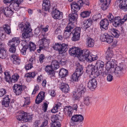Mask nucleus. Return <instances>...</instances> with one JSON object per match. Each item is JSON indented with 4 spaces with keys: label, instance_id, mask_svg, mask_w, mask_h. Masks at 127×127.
Instances as JSON below:
<instances>
[{
    "label": "nucleus",
    "instance_id": "59",
    "mask_svg": "<svg viewBox=\"0 0 127 127\" xmlns=\"http://www.w3.org/2000/svg\"><path fill=\"white\" fill-rule=\"evenodd\" d=\"M45 58V56L44 54H42L40 55L39 57V60L40 63L41 64L43 63Z\"/></svg>",
    "mask_w": 127,
    "mask_h": 127
},
{
    "label": "nucleus",
    "instance_id": "28",
    "mask_svg": "<svg viewBox=\"0 0 127 127\" xmlns=\"http://www.w3.org/2000/svg\"><path fill=\"white\" fill-rule=\"evenodd\" d=\"M50 2L48 0H44L42 4V8L45 10L48 11L50 9Z\"/></svg>",
    "mask_w": 127,
    "mask_h": 127
},
{
    "label": "nucleus",
    "instance_id": "51",
    "mask_svg": "<svg viewBox=\"0 0 127 127\" xmlns=\"http://www.w3.org/2000/svg\"><path fill=\"white\" fill-rule=\"evenodd\" d=\"M24 98L25 100L23 106L26 107L27 106L29 105L30 103V98L29 97H24Z\"/></svg>",
    "mask_w": 127,
    "mask_h": 127
},
{
    "label": "nucleus",
    "instance_id": "16",
    "mask_svg": "<svg viewBox=\"0 0 127 127\" xmlns=\"http://www.w3.org/2000/svg\"><path fill=\"white\" fill-rule=\"evenodd\" d=\"M45 94V92H41L38 94L35 99V103L36 104H39L44 100Z\"/></svg>",
    "mask_w": 127,
    "mask_h": 127
},
{
    "label": "nucleus",
    "instance_id": "49",
    "mask_svg": "<svg viewBox=\"0 0 127 127\" xmlns=\"http://www.w3.org/2000/svg\"><path fill=\"white\" fill-rule=\"evenodd\" d=\"M59 116L58 114H56L52 116L51 117V120L52 122H57L56 120H59Z\"/></svg>",
    "mask_w": 127,
    "mask_h": 127
},
{
    "label": "nucleus",
    "instance_id": "31",
    "mask_svg": "<svg viewBox=\"0 0 127 127\" xmlns=\"http://www.w3.org/2000/svg\"><path fill=\"white\" fill-rule=\"evenodd\" d=\"M26 42L24 41L22 43V45L23 46L21 50V53L23 55H25L26 53V50L28 49V45H26Z\"/></svg>",
    "mask_w": 127,
    "mask_h": 127
},
{
    "label": "nucleus",
    "instance_id": "13",
    "mask_svg": "<svg viewBox=\"0 0 127 127\" xmlns=\"http://www.w3.org/2000/svg\"><path fill=\"white\" fill-rule=\"evenodd\" d=\"M20 42L19 39L18 37H14L9 41L7 44L9 46H17L19 44Z\"/></svg>",
    "mask_w": 127,
    "mask_h": 127
},
{
    "label": "nucleus",
    "instance_id": "23",
    "mask_svg": "<svg viewBox=\"0 0 127 127\" xmlns=\"http://www.w3.org/2000/svg\"><path fill=\"white\" fill-rule=\"evenodd\" d=\"M78 15L77 12H72L69 15V19L70 22H72L76 21Z\"/></svg>",
    "mask_w": 127,
    "mask_h": 127
},
{
    "label": "nucleus",
    "instance_id": "2",
    "mask_svg": "<svg viewBox=\"0 0 127 127\" xmlns=\"http://www.w3.org/2000/svg\"><path fill=\"white\" fill-rule=\"evenodd\" d=\"M103 68L100 67L95 69V66L92 64H89L87 67L86 71L94 77H96L99 75L104 76Z\"/></svg>",
    "mask_w": 127,
    "mask_h": 127
},
{
    "label": "nucleus",
    "instance_id": "54",
    "mask_svg": "<svg viewBox=\"0 0 127 127\" xmlns=\"http://www.w3.org/2000/svg\"><path fill=\"white\" fill-rule=\"evenodd\" d=\"M110 65L111 66V67H110V68H109V69H107L106 67V64L105 67L106 70L104 71V76H105L106 75H107L109 73V71L111 69L114 67V65H112V66L111 65Z\"/></svg>",
    "mask_w": 127,
    "mask_h": 127
},
{
    "label": "nucleus",
    "instance_id": "1",
    "mask_svg": "<svg viewBox=\"0 0 127 127\" xmlns=\"http://www.w3.org/2000/svg\"><path fill=\"white\" fill-rule=\"evenodd\" d=\"M69 54L72 56H77L80 61H84L90 62L96 59L97 57L94 55H90V53L88 49L80 50L78 48L73 47L70 48L69 50Z\"/></svg>",
    "mask_w": 127,
    "mask_h": 127
},
{
    "label": "nucleus",
    "instance_id": "12",
    "mask_svg": "<svg viewBox=\"0 0 127 127\" xmlns=\"http://www.w3.org/2000/svg\"><path fill=\"white\" fill-rule=\"evenodd\" d=\"M97 84L96 79L93 78L89 80L88 84V87L90 90L93 91L96 88Z\"/></svg>",
    "mask_w": 127,
    "mask_h": 127
},
{
    "label": "nucleus",
    "instance_id": "21",
    "mask_svg": "<svg viewBox=\"0 0 127 127\" xmlns=\"http://www.w3.org/2000/svg\"><path fill=\"white\" fill-rule=\"evenodd\" d=\"M109 23L107 19H104L102 20L100 23V28H101L107 30L108 29V26Z\"/></svg>",
    "mask_w": 127,
    "mask_h": 127
},
{
    "label": "nucleus",
    "instance_id": "22",
    "mask_svg": "<svg viewBox=\"0 0 127 127\" xmlns=\"http://www.w3.org/2000/svg\"><path fill=\"white\" fill-rule=\"evenodd\" d=\"M64 112L66 115L70 117L71 116L73 112V109L71 106H66L64 108Z\"/></svg>",
    "mask_w": 127,
    "mask_h": 127
},
{
    "label": "nucleus",
    "instance_id": "19",
    "mask_svg": "<svg viewBox=\"0 0 127 127\" xmlns=\"http://www.w3.org/2000/svg\"><path fill=\"white\" fill-rule=\"evenodd\" d=\"M3 46L2 44L0 43V58L4 59L7 56L6 51L4 49L1 47Z\"/></svg>",
    "mask_w": 127,
    "mask_h": 127
},
{
    "label": "nucleus",
    "instance_id": "40",
    "mask_svg": "<svg viewBox=\"0 0 127 127\" xmlns=\"http://www.w3.org/2000/svg\"><path fill=\"white\" fill-rule=\"evenodd\" d=\"M91 98L88 96H87L84 97L83 99V102L84 104L86 106H88L90 103Z\"/></svg>",
    "mask_w": 127,
    "mask_h": 127
},
{
    "label": "nucleus",
    "instance_id": "29",
    "mask_svg": "<svg viewBox=\"0 0 127 127\" xmlns=\"http://www.w3.org/2000/svg\"><path fill=\"white\" fill-rule=\"evenodd\" d=\"M45 70L46 72L47 73L48 75L53 76L55 74L54 71L52 69V67L49 65H47L45 68Z\"/></svg>",
    "mask_w": 127,
    "mask_h": 127
},
{
    "label": "nucleus",
    "instance_id": "52",
    "mask_svg": "<svg viewBox=\"0 0 127 127\" xmlns=\"http://www.w3.org/2000/svg\"><path fill=\"white\" fill-rule=\"evenodd\" d=\"M80 77L77 75L75 73L73 74L72 75V79L74 81H78L80 79Z\"/></svg>",
    "mask_w": 127,
    "mask_h": 127
},
{
    "label": "nucleus",
    "instance_id": "41",
    "mask_svg": "<svg viewBox=\"0 0 127 127\" xmlns=\"http://www.w3.org/2000/svg\"><path fill=\"white\" fill-rule=\"evenodd\" d=\"M4 74L5 75V80L7 82H9L10 81L12 82V80L11 78L10 74L9 72H4Z\"/></svg>",
    "mask_w": 127,
    "mask_h": 127
},
{
    "label": "nucleus",
    "instance_id": "57",
    "mask_svg": "<svg viewBox=\"0 0 127 127\" xmlns=\"http://www.w3.org/2000/svg\"><path fill=\"white\" fill-rule=\"evenodd\" d=\"M107 34V33H105L103 34L102 35L100 36V39L101 41H105Z\"/></svg>",
    "mask_w": 127,
    "mask_h": 127
},
{
    "label": "nucleus",
    "instance_id": "6",
    "mask_svg": "<svg viewBox=\"0 0 127 127\" xmlns=\"http://www.w3.org/2000/svg\"><path fill=\"white\" fill-rule=\"evenodd\" d=\"M124 64L122 63L117 64H114V67L115 70L114 72V74L117 77H120L123 74V72L124 70Z\"/></svg>",
    "mask_w": 127,
    "mask_h": 127
},
{
    "label": "nucleus",
    "instance_id": "11",
    "mask_svg": "<svg viewBox=\"0 0 127 127\" xmlns=\"http://www.w3.org/2000/svg\"><path fill=\"white\" fill-rule=\"evenodd\" d=\"M52 16L55 19H61L63 17L62 13L56 9L52 11Z\"/></svg>",
    "mask_w": 127,
    "mask_h": 127
},
{
    "label": "nucleus",
    "instance_id": "10",
    "mask_svg": "<svg viewBox=\"0 0 127 127\" xmlns=\"http://www.w3.org/2000/svg\"><path fill=\"white\" fill-rule=\"evenodd\" d=\"M29 24H27L25 25V28H24L25 29L24 32L22 33V36L24 38H27L30 37L31 35L30 33L32 31V30L30 28Z\"/></svg>",
    "mask_w": 127,
    "mask_h": 127
},
{
    "label": "nucleus",
    "instance_id": "30",
    "mask_svg": "<svg viewBox=\"0 0 127 127\" xmlns=\"http://www.w3.org/2000/svg\"><path fill=\"white\" fill-rule=\"evenodd\" d=\"M20 4L16 0L15 2L11 3L9 5V7L16 11H18L20 9L19 5Z\"/></svg>",
    "mask_w": 127,
    "mask_h": 127
},
{
    "label": "nucleus",
    "instance_id": "14",
    "mask_svg": "<svg viewBox=\"0 0 127 127\" xmlns=\"http://www.w3.org/2000/svg\"><path fill=\"white\" fill-rule=\"evenodd\" d=\"M111 0H99L100 2L101 7L102 9L105 10L108 7V5L110 3Z\"/></svg>",
    "mask_w": 127,
    "mask_h": 127
},
{
    "label": "nucleus",
    "instance_id": "4",
    "mask_svg": "<svg viewBox=\"0 0 127 127\" xmlns=\"http://www.w3.org/2000/svg\"><path fill=\"white\" fill-rule=\"evenodd\" d=\"M106 53L107 55L106 57V67L107 69H109L111 67L110 65L112 66V65H114V64H116L117 62L113 59L114 54L112 51L110 49H108Z\"/></svg>",
    "mask_w": 127,
    "mask_h": 127
},
{
    "label": "nucleus",
    "instance_id": "43",
    "mask_svg": "<svg viewBox=\"0 0 127 127\" xmlns=\"http://www.w3.org/2000/svg\"><path fill=\"white\" fill-rule=\"evenodd\" d=\"M81 28L80 27H77L74 29L72 33L74 35H78L80 36L81 33Z\"/></svg>",
    "mask_w": 127,
    "mask_h": 127
},
{
    "label": "nucleus",
    "instance_id": "50",
    "mask_svg": "<svg viewBox=\"0 0 127 127\" xmlns=\"http://www.w3.org/2000/svg\"><path fill=\"white\" fill-rule=\"evenodd\" d=\"M32 118V116L26 113V115L25 116L24 118V121L26 122L29 121L31 120Z\"/></svg>",
    "mask_w": 127,
    "mask_h": 127
},
{
    "label": "nucleus",
    "instance_id": "56",
    "mask_svg": "<svg viewBox=\"0 0 127 127\" xmlns=\"http://www.w3.org/2000/svg\"><path fill=\"white\" fill-rule=\"evenodd\" d=\"M112 34L115 37L117 38L118 37L119 35V31L115 29H113Z\"/></svg>",
    "mask_w": 127,
    "mask_h": 127
},
{
    "label": "nucleus",
    "instance_id": "38",
    "mask_svg": "<svg viewBox=\"0 0 127 127\" xmlns=\"http://www.w3.org/2000/svg\"><path fill=\"white\" fill-rule=\"evenodd\" d=\"M4 31L7 34H9L11 33V29L10 26L8 24H5L3 25Z\"/></svg>",
    "mask_w": 127,
    "mask_h": 127
},
{
    "label": "nucleus",
    "instance_id": "39",
    "mask_svg": "<svg viewBox=\"0 0 127 127\" xmlns=\"http://www.w3.org/2000/svg\"><path fill=\"white\" fill-rule=\"evenodd\" d=\"M26 115V113L22 111L19 114L16 116L17 119L20 121L23 120L24 121V118L25 115Z\"/></svg>",
    "mask_w": 127,
    "mask_h": 127
},
{
    "label": "nucleus",
    "instance_id": "17",
    "mask_svg": "<svg viewBox=\"0 0 127 127\" xmlns=\"http://www.w3.org/2000/svg\"><path fill=\"white\" fill-rule=\"evenodd\" d=\"M83 116L81 115H75L72 116L71 120L74 122H82L84 120Z\"/></svg>",
    "mask_w": 127,
    "mask_h": 127
},
{
    "label": "nucleus",
    "instance_id": "48",
    "mask_svg": "<svg viewBox=\"0 0 127 127\" xmlns=\"http://www.w3.org/2000/svg\"><path fill=\"white\" fill-rule=\"evenodd\" d=\"M106 37L107 38L105 41L109 44L112 43L113 41V37L112 36H110L108 34Z\"/></svg>",
    "mask_w": 127,
    "mask_h": 127
},
{
    "label": "nucleus",
    "instance_id": "9",
    "mask_svg": "<svg viewBox=\"0 0 127 127\" xmlns=\"http://www.w3.org/2000/svg\"><path fill=\"white\" fill-rule=\"evenodd\" d=\"M12 88L14 93L17 95H21L23 91L22 86L19 84H15Z\"/></svg>",
    "mask_w": 127,
    "mask_h": 127
},
{
    "label": "nucleus",
    "instance_id": "27",
    "mask_svg": "<svg viewBox=\"0 0 127 127\" xmlns=\"http://www.w3.org/2000/svg\"><path fill=\"white\" fill-rule=\"evenodd\" d=\"M77 67L75 70V73L80 77V76L82 74L83 72L82 66L78 64H77Z\"/></svg>",
    "mask_w": 127,
    "mask_h": 127
},
{
    "label": "nucleus",
    "instance_id": "44",
    "mask_svg": "<svg viewBox=\"0 0 127 127\" xmlns=\"http://www.w3.org/2000/svg\"><path fill=\"white\" fill-rule=\"evenodd\" d=\"M44 120L39 127H45L48 124V120L49 118L47 116L44 117Z\"/></svg>",
    "mask_w": 127,
    "mask_h": 127
},
{
    "label": "nucleus",
    "instance_id": "24",
    "mask_svg": "<svg viewBox=\"0 0 127 127\" xmlns=\"http://www.w3.org/2000/svg\"><path fill=\"white\" fill-rule=\"evenodd\" d=\"M72 12H77L79 10L80 6L76 2H73L71 4Z\"/></svg>",
    "mask_w": 127,
    "mask_h": 127
},
{
    "label": "nucleus",
    "instance_id": "42",
    "mask_svg": "<svg viewBox=\"0 0 127 127\" xmlns=\"http://www.w3.org/2000/svg\"><path fill=\"white\" fill-rule=\"evenodd\" d=\"M91 13L90 11H84L82 12L80 14L81 16L83 18L88 17Z\"/></svg>",
    "mask_w": 127,
    "mask_h": 127
},
{
    "label": "nucleus",
    "instance_id": "34",
    "mask_svg": "<svg viewBox=\"0 0 127 127\" xmlns=\"http://www.w3.org/2000/svg\"><path fill=\"white\" fill-rule=\"evenodd\" d=\"M68 74L67 70L64 68H62L59 72V75L62 78L64 77Z\"/></svg>",
    "mask_w": 127,
    "mask_h": 127
},
{
    "label": "nucleus",
    "instance_id": "60",
    "mask_svg": "<svg viewBox=\"0 0 127 127\" xmlns=\"http://www.w3.org/2000/svg\"><path fill=\"white\" fill-rule=\"evenodd\" d=\"M6 92L5 89L2 88L0 89V96L2 97L6 93Z\"/></svg>",
    "mask_w": 127,
    "mask_h": 127
},
{
    "label": "nucleus",
    "instance_id": "47",
    "mask_svg": "<svg viewBox=\"0 0 127 127\" xmlns=\"http://www.w3.org/2000/svg\"><path fill=\"white\" fill-rule=\"evenodd\" d=\"M96 68L102 67L104 68V63L102 61L100 60H98L96 63Z\"/></svg>",
    "mask_w": 127,
    "mask_h": 127
},
{
    "label": "nucleus",
    "instance_id": "8",
    "mask_svg": "<svg viewBox=\"0 0 127 127\" xmlns=\"http://www.w3.org/2000/svg\"><path fill=\"white\" fill-rule=\"evenodd\" d=\"M74 27V25L72 23H69L65 29V32L64 33V36L65 38H68L70 36L71 32H70L71 29H73Z\"/></svg>",
    "mask_w": 127,
    "mask_h": 127
},
{
    "label": "nucleus",
    "instance_id": "45",
    "mask_svg": "<svg viewBox=\"0 0 127 127\" xmlns=\"http://www.w3.org/2000/svg\"><path fill=\"white\" fill-rule=\"evenodd\" d=\"M4 31L2 27H0V40H3L5 38Z\"/></svg>",
    "mask_w": 127,
    "mask_h": 127
},
{
    "label": "nucleus",
    "instance_id": "37",
    "mask_svg": "<svg viewBox=\"0 0 127 127\" xmlns=\"http://www.w3.org/2000/svg\"><path fill=\"white\" fill-rule=\"evenodd\" d=\"M40 45L44 47H46L48 44L49 40L45 38H42L39 40Z\"/></svg>",
    "mask_w": 127,
    "mask_h": 127
},
{
    "label": "nucleus",
    "instance_id": "15",
    "mask_svg": "<svg viewBox=\"0 0 127 127\" xmlns=\"http://www.w3.org/2000/svg\"><path fill=\"white\" fill-rule=\"evenodd\" d=\"M2 11L4 13V15L6 17H9L11 16L13 13V11L11 8L8 7H6L2 9Z\"/></svg>",
    "mask_w": 127,
    "mask_h": 127
},
{
    "label": "nucleus",
    "instance_id": "3",
    "mask_svg": "<svg viewBox=\"0 0 127 127\" xmlns=\"http://www.w3.org/2000/svg\"><path fill=\"white\" fill-rule=\"evenodd\" d=\"M86 91L85 87L82 84H81L77 90L73 92V97L74 100L79 101L80 98L83 96Z\"/></svg>",
    "mask_w": 127,
    "mask_h": 127
},
{
    "label": "nucleus",
    "instance_id": "5",
    "mask_svg": "<svg viewBox=\"0 0 127 127\" xmlns=\"http://www.w3.org/2000/svg\"><path fill=\"white\" fill-rule=\"evenodd\" d=\"M53 48L55 50L58 51L60 54H62L67 51L68 46L67 44L64 43L61 44L57 43H55Z\"/></svg>",
    "mask_w": 127,
    "mask_h": 127
},
{
    "label": "nucleus",
    "instance_id": "61",
    "mask_svg": "<svg viewBox=\"0 0 127 127\" xmlns=\"http://www.w3.org/2000/svg\"><path fill=\"white\" fill-rule=\"evenodd\" d=\"M39 89V85L37 84L34 87V88L32 94L34 95L35 94L36 91Z\"/></svg>",
    "mask_w": 127,
    "mask_h": 127
},
{
    "label": "nucleus",
    "instance_id": "55",
    "mask_svg": "<svg viewBox=\"0 0 127 127\" xmlns=\"http://www.w3.org/2000/svg\"><path fill=\"white\" fill-rule=\"evenodd\" d=\"M107 17L108 18L109 21L111 22L113 21L115 18L112 14L110 13H109L108 15L107 16Z\"/></svg>",
    "mask_w": 127,
    "mask_h": 127
},
{
    "label": "nucleus",
    "instance_id": "26",
    "mask_svg": "<svg viewBox=\"0 0 127 127\" xmlns=\"http://www.w3.org/2000/svg\"><path fill=\"white\" fill-rule=\"evenodd\" d=\"M12 60H13V63L16 65L20 64L21 61L18 55L13 54L11 56Z\"/></svg>",
    "mask_w": 127,
    "mask_h": 127
},
{
    "label": "nucleus",
    "instance_id": "63",
    "mask_svg": "<svg viewBox=\"0 0 127 127\" xmlns=\"http://www.w3.org/2000/svg\"><path fill=\"white\" fill-rule=\"evenodd\" d=\"M80 37L78 35H74V34H73V36L72 38V40L73 41L78 40L79 39Z\"/></svg>",
    "mask_w": 127,
    "mask_h": 127
},
{
    "label": "nucleus",
    "instance_id": "7",
    "mask_svg": "<svg viewBox=\"0 0 127 127\" xmlns=\"http://www.w3.org/2000/svg\"><path fill=\"white\" fill-rule=\"evenodd\" d=\"M115 5L119 6V8L125 11H127V0H117L115 3Z\"/></svg>",
    "mask_w": 127,
    "mask_h": 127
},
{
    "label": "nucleus",
    "instance_id": "64",
    "mask_svg": "<svg viewBox=\"0 0 127 127\" xmlns=\"http://www.w3.org/2000/svg\"><path fill=\"white\" fill-rule=\"evenodd\" d=\"M33 67L32 63H29L25 65V68L26 70H29Z\"/></svg>",
    "mask_w": 127,
    "mask_h": 127
},
{
    "label": "nucleus",
    "instance_id": "58",
    "mask_svg": "<svg viewBox=\"0 0 127 127\" xmlns=\"http://www.w3.org/2000/svg\"><path fill=\"white\" fill-rule=\"evenodd\" d=\"M61 124L59 122H53L51 126V127H60Z\"/></svg>",
    "mask_w": 127,
    "mask_h": 127
},
{
    "label": "nucleus",
    "instance_id": "35",
    "mask_svg": "<svg viewBox=\"0 0 127 127\" xmlns=\"http://www.w3.org/2000/svg\"><path fill=\"white\" fill-rule=\"evenodd\" d=\"M51 66L52 69L54 70H56L60 66L59 65V63L57 60H53L52 62Z\"/></svg>",
    "mask_w": 127,
    "mask_h": 127
},
{
    "label": "nucleus",
    "instance_id": "46",
    "mask_svg": "<svg viewBox=\"0 0 127 127\" xmlns=\"http://www.w3.org/2000/svg\"><path fill=\"white\" fill-rule=\"evenodd\" d=\"M28 46V48H29L30 51H33L35 49V45L34 43L32 42H30Z\"/></svg>",
    "mask_w": 127,
    "mask_h": 127
},
{
    "label": "nucleus",
    "instance_id": "18",
    "mask_svg": "<svg viewBox=\"0 0 127 127\" xmlns=\"http://www.w3.org/2000/svg\"><path fill=\"white\" fill-rule=\"evenodd\" d=\"M112 22L113 26L116 27H119L123 24L122 23L121 18L119 16L115 17Z\"/></svg>",
    "mask_w": 127,
    "mask_h": 127
},
{
    "label": "nucleus",
    "instance_id": "62",
    "mask_svg": "<svg viewBox=\"0 0 127 127\" xmlns=\"http://www.w3.org/2000/svg\"><path fill=\"white\" fill-rule=\"evenodd\" d=\"M48 107V104L46 102H44L42 107V110L44 112H46Z\"/></svg>",
    "mask_w": 127,
    "mask_h": 127
},
{
    "label": "nucleus",
    "instance_id": "36",
    "mask_svg": "<svg viewBox=\"0 0 127 127\" xmlns=\"http://www.w3.org/2000/svg\"><path fill=\"white\" fill-rule=\"evenodd\" d=\"M35 75V74L34 72H30L26 74L25 75V77H27V80L29 81L31 78L34 77Z\"/></svg>",
    "mask_w": 127,
    "mask_h": 127
},
{
    "label": "nucleus",
    "instance_id": "32",
    "mask_svg": "<svg viewBox=\"0 0 127 127\" xmlns=\"http://www.w3.org/2000/svg\"><path fill=\"white\" fill-rule=\"evenodd\" d=\"M92 21L91 19H88L86 21L83 22V27L84 29H86L89 27L91 25Z\"/></svg>",
    "mask_w": 127,
    "mask_h": 127
},
{
    "label": "nucleus",
    "instance_id": "20",
    "mask_svg": "<svg viewBox=\"0 0 127 127\" xmlns=\"http://www.w3.org/2000/svg\"><path fill=\"white\" fill-rule=\"evenodd\" d=\"M4 100L2 102V104L5 107H7L9 106L10 101V98L9 95H6L3 98Z\"/></svg>",
    "mask_w": 127,
    "mask_h": 127
},
{
    "label": "nucleus",
    "instance_id": "25",
    "mask_svg": "<svg viewBox=\"0 0 127 127\" xmlns=\"http://www.w3.org/2000/svg\"><path fill=\"white\" fill-rule=\"evenodd\" d=\"M61 84L62 86L60 87V89L62 91L65 93H68L70 91V89L68 84L64 83L63 81Z\"/></svg>",
    "mask_w": 127,
    "mask_h": 127
},
{
    "label": "nucleus",
    "instance_id": "33",
    "mask_svg": "<svg viewBox=\"0 0 127 127\" xmlns=\"http://www.w3.org/2000/svg\"><path fill=\"white\" fill-rule=\"evenodd\" d=\"M94 44V40L90 37H89L86 39L87 45L89 47H93Z\"/></svg>",
    "mask_w": 127,
    "mask_h": 127
},
{
    "label": "nucleus",
    "instance_id": "53",
    "mask_svg": "<svg viewBox=\"0 0 127 127\" xmlns=\"http://www.w3.org/2000/svg\"><path fill=\"white\" fill-rule=\"evenodd\" d=\"M19 76L18 74H14L12 75L11 80H12V82H15L17 81L18 79L19 78Z\"/></svg>",
    "mask_w": 127,
    "mask_h": 127
}]
</instances>
